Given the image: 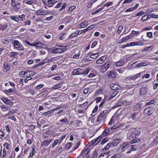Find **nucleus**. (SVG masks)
Segmentation results:
<instances>
[{"instance_id": "49530a36", "label": "nucleus", "mask_w": 158, "mask_h": 158, "mask_svg": "<svg viewBox=\"0 0 158 158\" xmlns=\"http://www.w3.org/2000/svg\"><path fill=\"white\" fill-rule=\"evenodd\" d=\"M1 107L2 109H3L2 110L3 111H6L8 110V107L5 105H2L1 106Z\"/></svg>"}, {"instance_id": "bf43d9fd", "label": "nucleus", "mask_w": 158, "mask_h": 158, "mask_svg": "<svg viewBox=\"0 0 158 158\" xmlns=\"http://www.w3.org/2000/svg\"><path fill=\"white\" fill-rule=\"evenodd\" d=\"M16 110H15L10 111L8 113H7L6 115H9L11 114L14 113L16 112Z\"/></svg>"}, {"instance_id": "7ed1b4c3", "label": "nucleus", "mask_w": 158, "mask_h": 158, "mask_svg": "<svg viewBox=\"0 0 158 158\" xmlns=\"http://www.w3.org/2000/svg\"><path fill=\"white\" fill-rule=\"evenodd\" d=\"M107 113V110H106L101 111L97 119L96 122L98 124L102 123H103L105 122V118L106 117V114Z\"/></svg>"}, {"instance_id": "393cba45", "label": "nucleus", "mask_w": 158, "mask_h": 158, "mask_svg": "<svg viewBox=\"0 0 158 158\" xmlns=\"http://www.w3.org/2000/svg\"><path fill=\"white\" fill-rule=\"evenodd\" d=\"M126 102L127 105H130L133 102V101L132 99H131V98L130 96H129L125 100Z\"/></svg>"}, {"instance_id": "b1692460", "label": "nucleus", "mask_w": 158, "mask_h": 158, "mask_svg": "<svg viewBox=\"0 0 158 158\" xmlns=\"http://www.w3.org/2000/svg\"><path fill=\"white\" fill-rule=\"evenodd\" d=\"M147 92L146 89L144 88H141L140 92V94L141 95H145L147 94Z\"/></svg>"}, {"instance_id": "ddd939ff", "label": "nucleus", "mask_w": 158, "mask_h": 158, "mask_svg": "<svg viewBox=\"0 0 158 158\" xmlns=\"http://www.w3.org/2000/svg\"><path fill=\"white\" fill-rule=\"evenodd\" d=\"M133 37V35L132 34H130L129 35L126 36L125 37H123L120 40V43H123L126 42L127 40L131 39Z\"/></svg>"}, {"instance_id": "0e129e2a", "label": "nucleus", "mask_w": 158, "mask_h": 158, "mask_svg": "<svg viewBox=\"0 0 158 158\" xmlns=\"http://www.w3.org/2000/svg\"><path fill=\"white\" fill-rule=\"evenodd\" d=\"M4 147H6L7 149H9L10 146V145L7 143H5L3 144Z\"/></svg>"}, {"instance_id": "9b49d317", "label": "nucleus", "mask_w": 158, "mask_h": 158, "mask_svg": "<svg viewBox=\"0 0 158 158\" xmlns=\"http://www.w3.org/2000/svg\"><path fill=\"white\" fill-rule=\"evenodd\" d=\"M101 139V137L100 136H99L96 139H94L90 141L89 143V144L91 145H96L99 143Z\"/></svg>"}, {"instance_id": "20e7f679", "label": "nucleus", "mask_w": 158, "mask_h": 158, "mask_svg": "<svg viewBox=\"0 0 158 158\" xmlns=\"http://www.w3.org/2000/svg\"><path fill=\"white\" fill-rule=\"evenodd\" d=\"M12 44L15 48L19 50L22 51L24 50V48L20 42L18 40H15L12 41Z\"/></svg>"}, {"instance_id": "09e8293b", "label": "nucleus", "mask_w": 158, "mask_h": 158, "mask_svg": "<svg viewBox=\"0 0 158 158\" xmlns=\"http://www.w3.org/2000/svg\"><path fill=\"white\" fill-rule=\"evenodd\" d=\"M123 28V26L122 25L119 26L118 29L117 33L118 34H119L121 32V30Z\"/></svg>"}, {"instance_id": "864d4df0", "label": "nucleus", "mask_w": 158, "mask_h": 158, "mask_svg": "<svg viewBox=\"0 0 158 158\" xmlns=\"http://www.w3.org/2000/svg\"><path fill=\"white\" fill-rule=\"evenodd\" d=\"M148 19V16H147L146 15H144L142 17V18L141 19V20L142 21H145L147 20V19Z\"/></svg>"}, {"instance_id": "5701e85b", "label": "nucleus", "mask_w": 158, "mask_h": 158, "mask_svg": "<svg viewBox=\"0 0 158 158\" xmlns=\"http://www.w3.org/2000/svg\"><path fill=\"white\" fill-rule=\"evenodd\" d=\"M28 73V71H21L19 72V75L20 77H24Z\"/></svg>"}, {"instance_id": "a19ab883", "label": "nucleus", "mask_w": 158, "mask_h": 158, "mask_svg": "<svg viewBox=\"0 0 158 158\" xmlns=\"http://www.w3.org/2000/svg\"><path fill=\"white\" fill-rule=\"evenodd\" d=\"M58 139H56L54 140L53 144L51 145L52 148H54L57 144L59 143Z\"/></svg>"}, {"instance_id": "ea45409f", "label": "nucleus", "mask_w": 158, "mask_h": 158, "mask_svg": "<svg viewBox=\"0 0 158 158\" xmlns=\"http://www.w3.org/2000/svg\"><path fill=\"white\" fill-rule=\"evenodd\" d=\"M32 149L31 152L30 153L29 156H28V158H29V157H32L33 156L34 154L35 153V147H32Z\"/></svg>"}, {"instance_id": "680f3d73", "label": "nucleus", "mask_w": 158, "mask_h": 158, "mask_svg": "<svg viewBox=\"0 0 158 158\" xmlns=\"http://www.w3.org/2000/svg\"><path fill=\"white\" fill-rule=\"evenodd\" d=\"M95 27V25L94 24H92L90 25L87 28V29L88 30V31L90 30L91 29L94 28Z\"/></svg>"}, {"instance_id": "2f4dec72", "label": "nucleus", "mask_w": 158, "mask_h": 158, "mask_svg": "<svg viewBox=\"0 0 158 158\" xmlns=\"http://www.w3.org/2000/svg\"><path fill=\"white\" fill-rule=\"evenodd\" d=\"M132 46L143 45V44L140 42H131Z\"/></svg>"}, {"instance_id": "cd10ccee", "label": "nucleus", "mask_w": 158, "mask_h": 158, "mask_svg": "<svg viewBox=\"0 0 158 158\" xmlns=\"http://www.w3.org/2000/svg\"><path fill=\"white\" fill-rule=\"evenodd\" d=\"M108 76L109 78H114L115 77V74L113 71H110L108 73Z\"/></svg>"}, {"instance_id": "c03bdc74", "label": "nucleus", "mask_w": 158, "mask_h": 158, "mask_svg": "<svg viewBox=\"0 0 158 158\" xmlns=\"http://www.w3.org/2000/svg\"><path fill=\"white\" fill-rule=\"evenodd\" d=\"M72 146V143H68L66 144L65 146V148L66 150H69L70 148Z\"/></svg>"}, {"instance_id": "7c9ffc66", "label": "nucleus", "mask_w": 158, "mask_h": 158, "mask_svg": "<svg viewBox=\"0 0 158 158\" xmlns=\"http://www.w3.org/2000/svg\"><path fill=\"white\" fill-rule=\"evenodd\" d=\"M87 23L88 22L86 21H85L81 23L80 24L81 28H83L86 27L88 25Z\"/></svg>"}, {"instance_id": "de8ad7c7", "label": "nucleus", "mask_w": 158, "mask_h": 158, "mask_svg": "<svg viewBox=\"0 0 158 158\" xmlns=\"http://www.w3.org/2000/svg\"><path fill=\"white\" fill-rule=\"evenodd\" d=\"M98 53L93 54L90 56V57L92 59H96L98 56Z\"/></svg>"}, {"instance_id": "a211bd4d", "label": "nucleus", "mask_w": 158, "mask_h": 158, "mask_svg": "<svg viewBox=\"0 0 158 158\" xmlns=\"http://www.w3.org/2000/svg\"><path fill=\"white\" fill-rule=\"evenodd\" d=\"M2 100L6 104L11 105L12 103L9 99L7 98H2Z\"/></svg>"}, {"instance_id": "c9c22d12", "label": "nucleus", "mask_w": 158, "mask_h": 158, "mask_svg": "<svg viewBox=\"0 0 158 158\" xmlns=\"http://www.w3.org/2000/svg\"><path fill=\"white\" fill-rule=\"evenodd\" d=\"M118 91H115L112 93L111 96L109 98V100H111L113 98L115 97L118 94Z\"/></svg>"}, {"instance_id": "774afa93", "label": "nucleus", "mask_w": 158, "mask_h": 158, "mask_svg": "<svg viewBox=\"0 0 158 158\" xmlns=\"http://www.w3.org/2000/svg\"><path fill=\"white\" fill-rule=\"evenodd\" d=\"M62 4H63V3L62 2H59L57 4V5H56V6L54 8H59L61 6V5Z\"/></svg>"}, {"instance_id": "a18cd8bd", "label": "nucleus", "mask_w": 158, "mask_h": 158, "mask_svg": "<svg viewBox=\"0 0 158 158\" xmlns=\"http://www.w3.org/2000/svg\"><path fill=\"white\" fill-rule=\"evenodd\" d=\"M76 8V6H70L68 10V11L69 12H71L74 10Z\"/></svg>"}, {"instance_id": "338daca9", "label": "nucleus", "mask_w": 158, "mask_h": 158, "mask_svg": "<svg viewBox=\"0 0 158 158\" xmlns=\"http://www.w3.org/2000/svg\"><path fill=\"white\" fill-rule=\"evenodd\" d=\"M23 43L25 44H27L28 45L30 46H33V44L30 43V42H29L28 41H27V40H24L23 41Z\"/></svg>"}, {"instance_id": "72a5a7b5", "label": "nucleus", "mask_w": 158, "mask_h": 158, "mask_svg": "<svg viewBox=\"0 0 158 158\" xmlns=\"http://www.w3.org/2000/svg\"><path fill=\"white\" fill-rule=\"evenodd\" d=\"M62 85V83H59L55 85L54 86L51 87V88L53 90L56 89L60 88L61 87Z\"/></svg>"}, {"instance_id": "c756f323", "label": "nucleus", "mask_w": 158, "mask_h": 158, "mask_svg": "<svg viewBox=\"0 0 158 158\" xmlns=\"http://www.w3.org/2000/svg\"><path fill=\"white\" fill-rule=\"evenodd\" d=\"M105 61L103 59V57H101L96 61V63L97 64H102Z\"/></svg>"}, {"instance_id": "4c0bfd02", "label": "nucleus", "mask_w": 158, "mask_h": 158, "mask_svg": "<svg viewBox=\"0 0 158 158\" xmlns=\"http://www.w3.org/2000/svg\"><path fill=\"white\" fill-rule=\"evenodd\" d=\"M12 7L13 10L16 11H18L20 9V7L19 6H18L16 5H13Z\"/></svg>"}, {"instance_id": "f3484780", "label": "nucleus", "mask_w": 158, "mask_h": 158, "mask_svg": "<svg viewBox=\"0 0 158 158\" xmlns=\"http://www.w3.org/2000/svg\"><path fill=\"white\" fill-rule=\"evenodd\" d=\"M121 139H114L112 142L113 147H115L121 142Z\"/></svg>"}, {"instance_id": "a878e982", "label": "nucleus", "mask_w": 158, "mask_h": 158, "mask_svg": "<svg viewBox=\"0 0 158 158\" xmlns=\"http://www.w3.org/2000/svg\"><path fill=\"white\" fill-rule=\"evenodd\" d=\"M153 46L152 45L148 47L145 48L142 51L143 52H145L146 51H150L153 48Z\"/></svg>"}, {"instance_id": "603ef678", "label": "nucleus", "mask_w": 158, "mask_h": 158, "mask_svg": "<svg viewBox=\"0 0 158 158\" xmlns=\"http://www.w3.org/2000/svg\"><path fill=\"white\" fill-rule=\"evenodd\" d=\"M153 143L155 145H156L158 144V136H157L156 138L154 139Z\"/></svg>"}, {"instance_id": "412c9836", "label": "nucleus", "mask_w": 158, "mask_h": 158, "mask_svg": "<svg viewBox=\"0 0 158 158\" xmlns=\"http://www.w3.org/2000/svg\"><path fill=\"white\" fill-rule=\"evenodd\" d=\"M98 155V153L96 151H94L92 155L87 157L86 158H97Z\"/></svg>"}, {"instance_id": "6e6552de", "label": "nucleus", "mask_w": 158, "mask_h": 158, "mask_svg": "<svg viewBox=\"0 0 158 158\" xmlns=\"http://www.w3.org/2000/svg\"><path fill=\"white\" fill-rule=\"evenodd\" d=\"M53 139H49V140H44L41 143V147L45 146L47 147L50 143L53 141Z\"/></svg>"}, {"instance_id": "6ab92c4d", "label": "nucleus", "mask_w": 158, "mask_h": 158, "mask_svg": "<svg viewBox=\"0 0 158 158\" xmlns=\"http://www.w3.org/2000/svg\"><path fill=\"white\" fill-rule=\"evenodd\" d=\"M109 153L110 152L103 153L99 155L98 158H107Z\"/></svg>"}, {"instance_id": "79ce46f5", "label": "nucleus", "mask_w": 158, "mask_h": 158, "mask_svg": "<svg viewBox=\"0 0 158 158\" xmlns=\"http://www.w3.org/2000/svg\"><path fill=\"white\" fill-rule=\"evenodd\" d=\"M137 137L135 136V134L132 133L130 139H131V140H133V141L135 140V139H137Z\"/></svg>"}, {"instance_id": "1a4fd4ad", "label": "nucleus", "mask_w": 158, "mask_h": 158, "mask_svg": "<svg viewBox=\"0 0 158 158\" xmlns=\"http://www.w3.org/2000/svg\"><path fill=\"white\" fill-rule=\"evenodd\" d=\"M152 113V111L150 108H147L144 109L143 114L146 116H148Z\"/></svg>"}, {"instance_id": "8fccbe9b", "label": "nucleus", "mask_w": 158, "mask_h": 158, "mask_svg": "<svg viewBox=\"0 0 158 158\" xmlns=\"http://www.w3.org/2000/svg\"><path fill=\"white\" fill-rule=\"evenodd\" d=\"M44 84H40L36 86V87H35V88L37 89V90H38L44 87Z\"/></svg>"}, {"instance_id": "39448f33", "label": "nucleus", "mask_w": 158, "mask_h": 158, "mask_svg": "<svg viewBox=\"0 0 158 158\" xmlns=\"http://www.w3.org/2000/svg\"><path fill=\"white\" fill-rule=\"evenodd\" d=\"M8 27L7 21L5 19L2 20L0 23V30L3 31L5 30Z\"/></svg>"}, {"instance_id": "f704fd0d", "label": "nucleus", "mask_w": 158, "mask_h": 158, "mask_svg": "<svg viewBox=\"0 0 158 158\" xmlns=\"http://www.w3.org/2000/svg\"><path fill=\"white\" fill-rule=\"evenodd\" d=\"M112 144L111 143H109L107 145L103 148V151H106V149H109L110 147H112Z\"/></svg>"}, {"instance_id": "3c124183", "label": "nucleus", "mask_w": 158, "mask_h": 158, "mask_svg": "<svg viewBox=\"0 0 158 158\" xmlns=\"http://www.w3.org/2000/svg\"><path fill=\"white\" fill-rule=\"evenodd\" d=\"M108 140V139L107 138H106L103 139L102 141L101 144H103L106 142Z\"/></svg>"}, {"instance_id": "4d7b16f0", "label": "nucleus", "mask_w": 158, "mask_h": 158, "mask_svg": "<svg viewBox=\"0 0 158 158\" xmlns=\"http://www.w3.org/2000/svg\"><path fill=\"white\" fill-rule=\"evenodd\" d=\"M97 42L96 41H94L92 43L91 45V48H93L97 44Z\"/></svg>"}, {"instance_id": "f03ea898", "label": "nucleus", "mask_w": 158, "mask_h": 158, "mask_svg": "<svg viewBox=\"0 0 158 158\" xmlns=\"http://www.w3.org/2000/svg\"><path fill=\"white\" fill-rule=\"evenodd\" d=\"M90 70L89 68L83 69L81 68H78L74 69L73 73L74 75L81 74L85 75L88 73Z\"/></svg>"}, {"instance_id": "37998d69", "label": "nucleus", "mask_w": 158, "mask_h": 158, "mask_svg": "<svg viewBox=\"0 0 158 158\" xmlns=\"http://www.w3.org/2000/svg\"><path fill=\"white\" fill-rule=\"evenodd\" d=\"M58 57L56 56L54 57H52L51 58L49 59V62H53L54 61H56L57 60H58Z\"/></svg>"}, {"instance_id": "c85d7f7f", "label": "nucleus", "mask_w": 158, "mask_h": 158, "mask_svg": "<svg viewBox=\"0 0 158 158\" xmlns=\"http://www.w3.org/2000/svg\"><path fill=\"white\" fill-rule=\"evenodd\" d=\"M148 64L147 63L145 62H142L141 63H138L136 64V66L137 67H140L142 66H145L147 65Z\"/></svg>"}, {"instance_id": "dca6fc26", "label": "nucleus", "mask_w": 158, "mask_h": 158, "mask_svg": "<svg viewBox=\"0 0 158 158\" xmlns=\"http://www.w3.org/2000/svg\"><path fill=\"white\" fill-rule=\"evenodd\" d=\"M90 150V149L89 148L83 150L80 155V156H81L83 157L86 156L89 152Z\"/></svg>"}, {"instance_id": "052dcab7", "label": "nucleus", "mask_w": 158, "mask_h": 158, "mask_svg": "<svg viewBox=\"0 0 158 158\" xmlns=\"http://www.w3.org/2000/svg\"><path fill=\"white\" fill-rule=\"evenodd\" d=\"M120 156L119 154H115L112 156L110 158H120Z\"/></svg>"}, {"instance_id": "e2e57ef3", "label": "nucleus", "mask_w": 158, "mask_h": 158, "mask_svg": "<svg viewBox=\"0 0 158 158\" xmlns=\"http://www.w3.org/2000/svg\"><path fill=\"white\" fill-rule=\"evenodd\" d=\"M113 4L112 2H108L106 3L103 6H109L112 5Z\"/></svg>"}, {"instance_id": "f8f14e48", "label": "nucleus", "mask_w": 158, "mask_h": 158, "mask_svg": "<svg viewBox=\"0 0 158 158\" xmlns=\"http://www.w3.org/2000/svg\"><path fill=\"white\" fill-rule=\"evenodd\" d=\"M139 113H134L131 114V116L132 120L130 121V122L133 123L134 121L137 120L139 118V117L138 116Z\"/></svg>"}, {"instance_id": "e433bc0d", "label": "nucleus", "mask_w": 158, "mask_h": 158, "mask_svg": "<svg viewBox=\"0 0 158 158\" xmlns=\"http://www.w3.org/2000/svg\"><path fill=\"white\" fill-rule=\"evenodd\" d=\"M45 44L42 43H41L39 42H37L35 44H33V46H44Z\"/></svg>"}, {"instance_id": "9d476101", "label": "nucleus", "mask_w": 158, "mask_h": 158, "mask_svg": "<svg viewBox=\"0 0 158 158\" xmlns=\"http://www.w3.org/2000/svg\"><path fill=\"white\" fill-rule=\"evenodd\" d=\"M113 131H112L110 130V128H107L104 131H103L101 136H108L110 134L112 133Z\"/></svg>"}, {"instance_id": "0eeeda50", "label": "nucleus", "mask_w": 158, "mask_h": 158, "mask_svg": "<svg viewBox=\"0 0 158 158\" xmlns=\"http://www.w3.org/2000/svg\"><path fill=\"white\" fill-rule=\"evenodd\" d=\"M48 14V11L43 9H40L35 12V14L38 15H44Z\"/></svg>"}, {"instance_id": "13d9d810", "label": "nucleus", "mask_w": 158, "mask_h": 158, "mask_svg": "<svg viewBox=\"0 0 158 158\" xmlns=\"http://www.w3.org/2000/svg\"><path fill=\"white\" fill-rule=\"evenodd\" d=\"M28 73H29L30 74L29 75H29V76H32L35 75V72L31 71H28Z\"/></svg>"}, {"instance_id": "bb28decb", "label": "nucleus", "mask_w": 158, "mask_h": 158, "mask_svg": "<svg viewBox=\"0 0 158 158\" xmlns=\"http://www.w3.org/2000/svg\"><path fill=\"white\" fill-rule=\"evenodd\" d=\"M124 64V61L123 59H120L119 61L116 63L115 65L117 66H120L123 65Z\"/></svg>"}, {"instance_id": "6e6d98bb", "label": "nucleus", "mask_w": 158, "mask_h": 158, "mask_svg": "<svg viewBox=\"0 0 158 158\" xmlns=\"http://www.w3.org/2000/svg\"><path fill=\"white\" fill-rule=\"evenodd\" d=\"M135 10V8L133 7H131L127 9L126 10H125L124 12H128L130 11H133Z\"/></svg>"}, {"instance_id": "4be33fe9", "label": "nucleus", "mask_w": 158, "mask_h": 158, "mask_svg": "<svg viewBox=\"0 0 158 158\" xmlns=\"http://www.w3.org/2000/svg\"><path fill=\"white\" fill-rule=\"evenodd\" d=\"M18 52H11L9 54V56L12 58H16L17 56L19 55Z\"/></svg>"}, {"instance_id": "58836bf2", "label": "nucleus", "mask_w": 158, "mask_h": 158, "mask_svg": "<svg viewBox=\"0 0 158 158\" xmlns=\"http://www.w3.org/2000/svg\"><path fill=\"white\" fill-rule=\"evenodd\" d=\"M60 122L64 123H65V124H69V121L67 118H65L60 120Z\"/></svg>"}, {"instance_id": "423d86ee", "label": "nucleus", "mask_w": 158, "mask_h": 158, "mask_svg": "<svg viewBox=\"0 0 158 158\" xmlns=\"http://www.w3.org/2000/svg\"><path fill=\"white\" fill-rule=\"evenodd\" d=\"M111 64V62L110 61H107L105 62L101 67V70L102 72H105L110 67Z\"/></svg>"}, {"instance_id": "4468645a", "label": "nucleus", "mask_w": 158, "mask_h": 158, "mask_svg": "<svg viewBox=\"0 0 158 158\" xmlns=\"http://www.w3.org/2000/svg\"><path fill=\"white\" fill-rule=\"evenodd\" d=\"M3 65L4 66L3 68V70L4 72H7L10 69L11 66L9 64L6 63H5Z\"/></svg>"}, {"instance_id": "69168bd1", "label": "nucleus", "mask_w": 158, "mask_h": 158, "mask_svg": "<svg viewBox=\"0 0 158 158\" xmlns=\"http://www.w3.org/2000/svg\"><path fill=\"white\" fill-rule=\"evenodd\" d=\"M139 33L140 32L139 31H135L134 30L132 31L131 32V34H135L137 35H138L139 34Z\"/></svg>"}, {"instance_id": "2eb2a0df", "label": "nucleus", "mask_w": 158, "mask_h": 158, "mask_svg": "<svg viewBox=\"0 0 158 158\" xmlns=\"http://www.w3.org/2000/svg\"><path fill=\"white\" fill-rule=\"evenodd\" d=\"M144 73V72H140V73L136 74L133 76H131L129 78L131 80H135L136 79L139 78L140 77L142 74Z\"/></svg>"}, {"instance_id": "aec40b11", "label": "nucleus", "mask_w": 158, "mask_h": 158, "mask_svg": "<svg viewBox=\"0 0 158 158\" xmlns=\"http://www.w3.org/2000/svg\"><path fill=\"white\" fill-rule=\"evenodd\" d=\"M110 89L113 90H116L118 89V85L114 83H111L110 85Z\"/></svg>"}, {"instance_id": "5fc2aeb1", "label": "nucleus", "mask_w": 158, "mask_h": 158, "mask_svg": "<svg viewBox=\"0 0 158 158\" xmlns=\"http://www.w3.org/2000/svg\"><path fill=\"white\" fill-rule=\"evenodd\" d=\"M18 17L21 20L23 21L24 20L25 18V15L23 14L21 15H19Z\"/></svg>"}, {"instance_id": "f257e3e1", "label": "nucleus", "mask_w": 158, "mask_h": 158, "mask_svg": "<svg viewBox=\"0 0 158 158\" xmlns=\"http://www.w3.org/2000/svg\"><path fill=\"white\" fill-rule=\"evenodd\" d=\"M128 143H125L120 147L119 149L121 150V152H123L125 150H127L126 153H129L132 151L135 150L137 149V146L135 145H130Z\"/></svg>"}, {"instance_id": "473e14b6", "label": "nucleus", "mask_w": 158, "mask_h": 158, "mask_svg": "<svg viewBox=\"0 0 158 158\" xmlns=\"http://www.w3.org/2000/svg\"><path fill=\"white\" fill-rule=\"evenodd\" d=\"M2 150L1 149L0 152V157L1 158H4L6 156V151L5 149H4L2 151Z\"/></svg>"}]
</instances>
